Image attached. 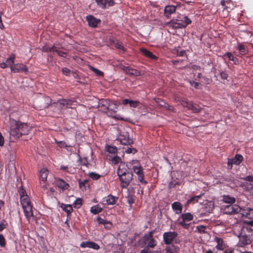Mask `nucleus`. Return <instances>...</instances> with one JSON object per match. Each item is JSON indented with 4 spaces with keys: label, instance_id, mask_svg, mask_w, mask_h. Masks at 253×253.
Returning <instances> with one entry per match:
<instances>
[{
    "label": "nucleus",
    "instance_id": "393cba45",
    "mask_svg": "<svg viewBox=\"0 0 253 253\" xmlns=\"http://www.w3.org/2000/svg\"><path fill=\"white\" fill-rule=\"evenodd\" d=\"M176 9V6L169 5L165 7L164 9V12L165 16L167 17H169V15L175 12Z\"/></svg>",
    "mask_w": 253,
    "mask_h": 253
},
{
    "label": "nucleus",
    "instance_id": "79ce46f5",
    "mask_svg": "<svg viewBox=\"0 0 253 253\" xmlns=\"http://www.w3.org/2000/svg\"><path fill=\"white\" fill-rule=\"evenodd\" d=\"M132 169L133 172L137 175L143 172V169L140 166H133Z\"/></svg>",
    "mask_w": 253,
    "mask_h": 253
},
{
    "label": "nucleus",
    "instance_id": "774afa93",
    "mask_svg": "<svg viewBox=\"0 0 253 253\" xmlns=\"http://www.w3.org/2000/svg\"><path fill=\"white\" fill-rule=\"evenodd\" d=\"M177 55L179 56H183L185 53V50L179 51L178 49L177 50Z\"/></svg>",
    "mask_w": 253,
    "mask_h": 253
},
{
    "label": "nucleus",
    "instance_id": "c756f323",
    "mask_svg": "<svg viewBox=\"0 0 253 253\" xmlns=\"http://www.w3.org/2000/svg\"><path fill=\"white\" fill-rule=\"evenodd\" d=\"M243 159V157L241 154H236L234 158L231 159L232 163L236 165H239L242 162Z\"/></svg>",
    "mask_w": 253,
    "mask_h": 253
},
{
    "label": "nucleus",
    "instance_id": "37998d69",
    "mask_svg": "<svg viewBox=\"0 0 253 253\" xmlns=\"http://www.w3.org/2000/svg\"><path fill=\"white\" fill-rule=\"evenodd\" d=\"M206 226H204V225L197 226L196 227V230H194V231L195 232H198L201 234H204L206 232Z\"/></svg>",
    "mask_w": 253,
    "mask_h": 253
},
{
    "label": "nucleus",
    "instance_id": "5fc2aeb1",
    "mask_svg": "<svg viewBox=\"0 0 253 253\" xmlns=\"http://www.w3.org/2000/svg\"><path fill=\"white\" fill-rule=\"evenodd\" d=\"M19 192L20 198L27 196L25 190L23 188L22 186L20 187Z\"/></svg>",
    "mask_w": 253,
    "mask_h": 253
},
{
    "label": "nucleus",
    "instance_id": "a878e982",
    "mask_svg": "<svg viewBox=\"0 0 253 253\" xmlns=\"http://www.w3.org/2000/svg\"><path fill=\"white\" fill-rule=\"evenodd\" d=\"M122 104L124 105L129 104V106L132 108H136L140 104L138 101L131 100L128 99H125L123 100Z\"/></svg>",
    "mask_w": 253,
    "mask_h": 253
},
{
    "label": "nucleus",
    "instance_id": "680f3d73",
    "mask_svg": "<svg viewBox=\"0 0 253 253\" xmlns=\"http://www.w3.org/2000/svg\"><path fill=\"white\" fill-rule=\"evenodd\" d=\"M106 221V220L101 218L100 217H98L97 218V222L99 224L103 225L105 223Z\"/></svg>",
    "mask_w": 253,
    "mask_h": 253
},
{
    "label": "nucleus",
    "instance_id": "09e8293b",
    "mask_svg": "<svg viewBox=\"0 0 253 253\" xmlns=\"http://www.w3.org/2000/svg\"><path fill=\"white\" fill-rule=\"evenodd\" d=\"M179 182L178 180L176 179H173L172 180L169 184V189L174 188L176 185H179Z\"/></svg>",
    "mask_w": 253,
    "mask_h": 253
},
{
    "label": "nucleus",
    "instance_id": "69168bd1",
    "mask_svg": "<svg viewBox=\"0 0 253 253\" xmlns=\"http://www.w3.org/2000/svg\"><path fill=\"white\" fill-rule=\"evenodd\" d=\"M234 163H232V161L231 159H228V163H227V167L228 169H232L233 165Z\"/></svg>",
    "mask_w": 253,
    "mask_h": 253
},
{
    "label": "nucleus",
    "instance_id": "aec40b11",
    "mask_svg": "<svg viewBox=\"0 0 253 253\" xmlns=\"http://www.w3.org/2000/svg\"><path fill=\"white\" fill-rule=\"evenodd\" d=\"M156 102L161 107L165 108L167 110L173 112H175L174 108L167 103L165 102L163 100L160 98H158L156 100Z\"/></svg>",
    "mask_w": 253,
    "mask_h": 253
},
{
    "label": "nucleus",
    "instance_id": "2eb2a0df",
    "mask_svg": "<svg viewBox=\"0 0 253 253\" xmlns=\"http://www.w3.org/2000/svg\"><path fill=\"white\" fill-rule=\"evenodd\" d=\"M166 25L172 29L184 28V25L180 24L177 19H172L166 23Z\"/></svg>",
    "mask_w": 253,
    "mask_h": 253
},
{
    "label": "nucleus",
    "instance_id": "39448f33",
    "mask_svg": "<svg viewBox=\"0 0 253 253\" xmlns=\"http://www.w3.org/2000/svg\"><path fill=\"white\" fill-rule=\"evenodd\" d=\"M119 104L116 101H111L110 105L108 111L107 112V114L112 118H115L118 120L124 121L126 122H128V118H124L122 117L120 115L115 114L118 110Z\"/></svg>",
    "mask_w": 253,
    "mask_h": 253
},
{
    "label": "nucleus",
    "instance_id": "dca6fc26",
    "mask_svg": "<svg viewBox=\"0 0 253 253\" xmlns=\"http://www.w3.org/2000/svg\"><path fill=\"white\" fill-rule=\"evenodd\" d=\"M86 21H87L88 25L91 27H96L97 25L100 22V20L95 18L92 15H88L86 17Z\"/></svg>",
    "mask_w": 253,
    "mask_h": 253
},
{
    "label": "nucleus",
    "instance_id": "f257e3e1",
    "mask_svg": "<svg viewBox=\"0 0 253 253\" xmlns=\"http://www.w3.org/2000/svg\"><path fill=\"white\" fill-rule=\"evenodd\" d=\"M30 128L27 123L12 120L10 122L9 134L13 139H16L23 135L28 134Z\"/></svg>",
    "mask_w": 253,
    "mask_h": 253
},
{
    "label": "nucleus",
    "instance_id": "cd10ccee",
    "mask_svg": "<svg viewBox=\"0 0 253 253\" xmlns=\"http://www.w3.org/2000/svg\"><path fill=\"white\" fill-rule=\"evenodd\" d=\"M215 241L217 243L216 248L218 250H223L225 247L223 239L221 238L216 237L215 238Z\"/></svg>",
    "mask_w": 253,
    "mask_h": 253
},
{
    "label": "nucleus",
    "instance_id": "6e6552de",
    "mask_svg": "<svg viewBox=\"0 0 253 253\" xmlns=\"http://www.w3.org/2000/svg\"><path fill=\"white\" fill-rule=\"evenodd\" d=\"M178 236V233L175 231H169L163 234V241L165 244L168 245L172 243Z\"/></svg>",
    "mask_w": 253,
    "mask_h": 253
},
{
    "label": "nucleus",
    "instance_id": "f704fd0d",
    "mask_svg": "<svg viewBox=\"0 0 253 253\" xmlns=\"http://www.w3.org/2000/svg\"><path fill=\"white\" fill-rule=\"evenodd\" d=\"M103 209L98 205H95L90 208V212L94 214H96L102 211Z\"/></svg>",
    "mask_w": 253,
    "mask_h": 253
},
{
    "label": "nucleus",
    "instance_id": "338daca9",
    "mask_svg": "<svg viewBox=\"0 0 253 253\" xmlns=\"http://www.w3.org/2000/svg\"><path fill=\"white\" fill-rule=\"evenodd\" d=\"M191 68L195 71H197V70L200 71V70H201L200 66L195 65V64L191 65Z\"/></svg>",
    "mask_w": 253,
    "mask_h": 253
},
{
    "label": "nucleus",
    "instance_id": "bf43d9fd",
    "mask_svg": "<svg viewBox=\"0 0 253 253\" xmlns=\"http://www.w3.org/2000/svg\"><path fill=\"white\" fill-rule=\"evenodd\" d=\"M125 152L127 154H130L131 153H134L136 152V150L135 149H131V148L127 147L126 149Z\"/></svg>",
    "mask_w": 253,
    "mask_h": 253
},
{
    "label": "nucleus",
    "instance_id": "052dcab7",
    "mask_svg": "<svg viewBox=\"0 0 253 253\" xmlns=\"http://www.w3.org/2000/svg\"><path fill=\"white\" fill-rule=\"evenodd\" d=\"M190 84L192 85H193L195 88L198 89L199 86L200 85V83L195 82L194 81H191Z\"/></svg>",
    "mask_w": 253,
    "mask_h": 253
},
{
    "label": "nucleus",
    "instance_id": "e433bc0d",
    "mask_svg": "<svg viewBox=\"0 0 253 253\" xmlns=\"http://www.w3.org/2000/svg\"><path fill=\"white\" fill-rule=\"evenodd\" d=\"M224 56H227L229 60L233 62L235 64H238L239 61L237 58L234 57L233 55L230 52H227L225 54Z\"/></svg>",
    "mask_w": 253,
    "mask_h": 253
},
{
    "label": "nucleus",
    "instance_id": "412c9836",
    "mask_svg": "<svg viewBox=\"0 0 253 253\" xmlns=\"http://www.w3.org/2000/svg\"><path fill=\"white\" fill-rule=\"evenodd\" d=\"M15 56L14 55L10 56L7 58L5 62L0 63V67L1 68H5L8 67L11 68V66H13L14 62Z\"/></svg>",
    "mask_w": 253,
    "mask_h": 253
},
{
    "label": "nucleus",
    "instance_id": "13d9d810",
    "mask_svg": "<svg viewBox=\"0 0 253 253\" xmlns=\"http://www.w3.org/2000/svg\"><path fill=\"white\" fill-rule=\"evenodd\" d=\"M62 73L65 75H67V76L70 75V74H71L70 71L69 69H68L67 68H63L62 69Z\"/></svg>",
    "mask_w": 253,
    "mask_h": 253
},
{
    "label": "nucleus",
    "instance_id": "4d7b16f0",
    "mask_svg": "<svg viewBox=\"0 0 253 253\" xmlns=\"http://www.w3.org/2000/svg\"><path fill=\"white\" fill-rule=\"evenodd\" d=\"M106 229H110L112 227V224L110 221L106 220L105 223L103 224Z\"/></svg>",
    "mask_w": 253,
    "mask_h": 253
},
{
    "label": "nucleus",
    "instance_id": "bb28decb",
    "mask_svg": "<svg viewBox=\"0 0 253 253\" xmlns=\"http://www.w3.org/2000/svg\"><path fill=\"white\" fill-rule=\"evenodd\" d=\"M56 185L62 190L67 189L69 187V184L61 179H57L55 180Z\"/></svg>",
    "mask_w": 253,
    "mask_h": 253
},
{
    "label": "nucleus",
    "instance_id": "f03ea898",
    "mask_svg": "<svg viewBox=\"0 0 253 253\" xmlns=\"http://www.w3.org/2000/svg\"><path fill=\"white\" fill-rule=\"evenodd\" d=\"M117 174L121 181L122 188H126L132 180L133 174L129 171L126 165L121 163L117 169Z\"/></svg>",
    "mask_w": 253,
    "mask_h": 253
},
{
    "label": "nucleus",
    "instance_id": "c85d7f7f",
    "mask_svg": "<svg viewBox=\"0 0 253 253\" xmlns=\"http://www.w3.org/2000/svg\"><path fill=\"white\" fill-rule=\"evenodd\" d=\"M141 52L146 57H149L153 60L157 59V57L153 54L151 52L147 50L146 48H140Z\"/></svg>",
    "mask_w": 253,
    "mask_h": 253
},
{
    "label": "nucleus",
    "instance_id": "473e14b6",
    "mask_svg": "<svg viewBox=\"0 0 253 253\" xmlns=\"http://www.w3.org/2000/svg\"><path fill=\"white\" fill-rule=\"evenodd\" d=\"M189 110H192L193 113H199L201 111L202 108L198 105H195L190 103L188 107Z\"/></svg>",
    "mask_w": 253,
    "mask_h": 253
},
{
    "label": "nucleus",
    "instance_id": "8fccbe9b",
    "mask_svg": "<svg viewBox=\"0 0 253 253\" xmlns=\"http://www.w3.org/2000/svg\"><path fill=\"white\" fill-rule=\"evenodd\" d=\"M127 202L130 205V207H131V205L134 203L135 202L134 196L132 194H129L127 197Z\"/></svg>",
    "mask_w": 253,
    "mask_h": 253
},
{
    "label": "nucleus",
    "instance_id": "c03bdc74",
    "mask_svg": "<svg viewBox=\"0 0 253 253\" xmlns=\"http://www.w3.org/2000/svg\"><path fill=\"white\" fill-rule=\"evenodd\" d=\"M137 175L138 180L142 184L146 185L148 183V182L144 179V172H142Z\"/></svg>",
    "mask_w": 253,
    "mask_h": 253
},
{
    "label": "nucleus",
    "instance_id": "c9c22d12",
    "mask_svg": "<svg viewBox=\"0 0 253 253\" xmlns=\"http://www.w3.org/2000/svg\"><path fill=\"white\" fill-rule=\"evenodd\" d=\"M60 207L62 209L63 211H66L67 214L70 213L73 211V208L71 205L61 204Z\"/></svg>",
    "mask_w": 253,
    "mask_h": 253
},
{
    "label": "nucleus",
    "instance_id": "7ed1b4c3",
    "mask_svg": "<svg viewBox=\"0 0 253 253\" xmlns=\"http://www.w3.org/2000/svg\"><path fill=\"white\" fill-rule=\"evenodd\" d=\"M117 151L118 149L116 146L108 145L106 146V159L114 165L118 164L121 160V158L117 155Z\"/></svg>",
    "mask_w": 253,
    "mask_h": 253
},
{
    "label": "nucleus",
    "instance_id": "603ef678",
    "mask_svg": "<svg viewBox=\"0 0 253 253\" xmlns=\"http://www.w3.org/2000/svg\"><path fill=\"white\" fill-rule=\"evenodd\" d=\"M80 165L84 166H86L87 167H88V166L90 165L88 163L86 158H81L80 157Z\"/></svg>",
    "mask_w": 253,
    "mask_h": 253
},
{
    "label": "nucleus",
    "instance_id": "4468645a",
    "mask_svg": "<svg viewBox=\"0 0 253 253\" xmlns=\"http://www.w3.org/2000/svg\"><path fill=\"white\" fill-rule=\"evenodd\" d=\"M27 71V68L23 64H14L13 66H11V71L14 73L26 72Z\"/></svg>",
    "mask_w": 253,
    "mask_h": 253
},
{
    "label": "nucleus",
    "instance_id": "f8f14e48",
    "mask_svg": "<svg viewBox=\"0 0 253 253\" xmlns=\"http://www.w3.org/2000/svg\"><path fill=\"white\" fill-rule=\"evenodd\" d=\"M120 68L127 74L135 76H138L140 75V72L139 70L132 68L129 66L121 65L120 66Z\"/></svg>",
    "mask_w": 253,
    "mask_h": 253
},
{
    "label": "nucleus",
    "instance_id": "9d476101",
    "mask_svg": "<svg viewBox=\"0 0 253 253\" xmlns=\"http://www.w3.org/2000/svg\"><path fill=\"white\" fill-rule=\"evenodd\" d=\"M117 139L125 145H128L133 143L132 140L129 138L128 133L126 132L120 133Z\"/></svg>",
    "mask_w": 253,
    "mask_h": 253
},
{
    "label": "nucleus",
    "instance_id": "5701e85b",
    "mask_svg": "<svg viewBox=\"0 0 253 253\" xmlns=\"http://www.w3.org/2000/svg\"><path fill=\"white\" fill-rule=\"evenodd\" d=\"M171 208L172 210L175 212V214L181 213L183 206L179 202H174L171 205Z\"/></svg>",
    "mask_w": 253,
    "mask_h": 253
},
{
    "label": "nucleus",
    "instance_id": "864d4df0",
    "mask_svg": "<svg viewBox=\"0 0 253 253\" xmlns=\"http://www.w3.org/2000/svg\"><path fill=\"white\" fill-rule=\"evenodd\" d=\"M90 69L94 73L96 74V75L98 76H101L103 75V73L102 72L94 67H91Z\"/></svg>",
    "mask_w": 253,
    "mask_h": 253
},
{
    "label": "nucleus",
    "instance_id": "7c9ffc66",
    "mask_svg": "<svg viewBox=\"0 0 253 253\" xmlns=\"http://www.w3.org/2000/svg\"><path fill=\"white\" fill-rule=\"evenodd\" d=\"M223 201L225 203L230 204L231 205L234 204L236 201L235 198L234 197H231L228 195L223 196Z\"/></svg>",
    "mask_w": 253,
    "mask_h": 253
},
{
    "label": "nucleus",
    "instance_id": "3c124183",
    "mask_svg": "<svg viewBox=\"0 0 253 253\" xmlns=\"http://www.w3.org/2000/svg\"><path fill=\"white\" fill-rule=\"evenodd\" d=\"M202 195H200L199 196H196L193 197H191L190 199H189L187 201L188 203H191L193 202L197 203L198 202L199 199L201 197Z\"/></svg>",
    "mask_w": 253,
    "mask_h": 253
},
{
    "label": "nucleus",
    "instance_id": "2f4dec72",
    "mask_svg": "<svg viewBox=\"0 0 253 253\" xmlns=\"http://www.w3.org/2000/svg\"><path fill=\"white\" fill-rule=\"evenodd\" d=\"M180 24L184 25V28L192 23V21L187 16H185L182 19H177Z\"/></svg>",
    "mask_w": 253,
    "mask_h": 253
},
{
    "label": "nucleus",
    "instance_id": "6e6d98bb",
    "mask_svg": "<svg viewBox=\"0 0 253 253\" xmlns=\"http://www.w3.org/2000/svg\"><path fill=\"white\" fill-rule=\"evenodd\" d=\"M5 245V241L3 236L0 234V246L1 247H4Z\"/></svg>",
    "mask_w": 253,
    "mask_h": 253
},
{
    "label": "nucleus",
    "instance_id": "f3484780",
    "mask_svg": "<svg viewBox=\"0 0 253 253\" xmlns=\"http://www.w3.org/2000/svg\"><path fill=\"white\" fill-rule=\"evenodd\" d=\"M24 212L26 217L29 220L30 218L34 216L32 206L31 204L22 206Z\"/></svg>",
    "mask_w": 253,
    "mask_h": 253
},
{
    "label": "nucleus",
    "instance_id": "0eeeda50",
    "mask_svg": "<svg viewBox=\"0 0 253 253\" xmlns=\"http://www.w3.org/2000/svg\"><path fill=\"white\" fill-rule=\"evenodd\" d=\"M245 230L249 231V232L250 231H252V229L250 227H244L243 231L239 236V242L241 246L249 245L252 242L250 235L245 234Z\"/></svg>",
    "mask_w": 253,
    "mask_h": 253
},
{
    "label": "nucleus",
    "instance_id": "de8ad7c7",
    "mask_svg": "<svg viewBox=\"0 0 253 253\" xmlns=\"http://www.w3.org/2000/svg\"><path fill=\"white\" fill-rule=\"evenodd\" d=\"M88 175L90 178L94 180H97L101 177L100 174L94 172H89Z\"/></svg>",
    "mask_w": 253,
    "mask_h": 253
},
{
    "label": "nucleus",
    "instance_id": "ea45409f",
    "mask_svg": "<svg viewBox=\"0 0 253 253\" xmlns=\"http://www.w3.org/2000/svg\"><path fill=\"white\" fill-rule=\"evenodd\" d=\"M175 99L179 101L181 105H182L184 107H188L190 103L184 98H179L176 96Z\"/></svg>",
    "mask_w": 253,
    "mask_h": 253
},
{
    "label": "nucleus",
    "instance_id": "a18cd8bd",
    "mask_svg": "<svg viewBox=\"0 0 253 253\" xmlns=\"http://www.w3.org/2000/svg\"><path fill=\"white\" fill-rule=\"evenodd\" d=\"M20 202L22 206L31 204L28 196L20 198Z\"/></svg>",
    "mask_w": 253,
    "mask_h": 253
},
{
    "label": "nucleus",
    "instance_id": "423d86ee",
    "mask_svg": "<svg viewBox=\"0 0 253 253\" xmlns=\"http://www.w3.org/2000/svg\"><path fill=\"white\" fill-rule=\"evenodd\" d=\"M154 230L149 232L147 234H145L143 236L144 242L145 247L149 249H154L157 245V242L153 238Z\"/></svg>",
    "mask_w": 253,
    "mask_h": 253
},
{
    "label": "nucleus",
    "instance_id": "0e129e2a",
    "mask_svg": "<svg viewBox=\"0 0 253 253\" xmlns=\"http://www.w3.org/2000/svg\"><path fill=\"white\" fill-rule=\"evenodd\" d=\"M152 251L151 250L148 249V248L145 247L144 249L142 250L140 253H152Z\"/></svg>",
    "mask_w": 253,
    "mask_h": 253
},
{
    "label": "nucleus",
    "instance_id": "58836bf2",
    "mask_svg": "<svg viewBox=\"0 0 253 253\" xmlns=\"http://www.w3.org/2000/svg\"><path fill=\"white\" fill-rule=\"evenodd\" d=\"M48 171L46 169H42L40 171V178L43 181L46 180Z\"/></svg>",
    "mask_w": 253,
    "mask_h": 253
},
{
    "label": "nucleus",
    "instance_id": "9b49d317",
    "mask_svg": "<svg viewBox=\"0 0 253 253\" xmlns=\"http://www.w3.org/2000/svg\"><path fill=\"white\" fill-rule=\"evenodd\" d=\"M110 105V100L105 99H100L98 101V107L100 110L107 114Z\"/></svg>",
    "mask_w": 253,
    "mask_h": 253
},
{
    "label": "nucleus",
    "instance_id": "4c0bfd02",
    "mask_svg": "<svg viewBox=\"0 0 253 253\" xmlns=\"http://www.w3.org/2000/svg\"><path fill=\"white\" fill-rule=\"evenodd\" d=\"M165 253H177L176 247L173 245L171 246L167 247Z\"/></svg>",
    "mask_w": 253,
    "mask_h": 253
},
{
    "label": "nucleus",
    "instance_id": "ddd939ff",
    "mask_svg": "<svg viewBox=\"0 0 253 253\" xmlns=\"http://www.w3.org/2000/svg\"><path fill=\"white\" fill-rule=\"evenodd\" d=\"M76 101L73 100L61 99L58 101L59 107L62 109L64 107L73 108L76 105Z\"/></svg>",
    "mask_w": 253,
    "mask_h": 253
},
{
    "label": "nucleus",
    "instance_id": "4be33fe9",
    "mask_svg": "<svg viewBox=\"0 0 253 253\" xmlns=\"http://www.w3.org/2000/svg\"><path fill=\"white\" fill-rule=\"evenodd\" d=\"M103 200V202H106L105 204H104V205H113L116 204L118 200V197L114 196L112 195H109L105 197Z\"/></svg>",
    "mask_w": 253,
    "mask_h": 253
},
{
    "label": "nucleus",
    "instance_id": "6ab92c4d",
    "mask_svg": "<svg viewBox=\"0 0 253 253\" xmlns=\"http://www.w3.org/2000/svg\"><path fill=\"white\" fill-rule=\"evenodd\" d=\"M98 5L102 8L113 6L114 4L113 0H96Z\"/></svg>",
    "mask_w": 253,
    "mask_h": 253
},
{
    "label": "nucleus",
    "instance_id": "a19ab883",
    "mask_svg": "<svg viewBox=\"0 0 253 253\" xmlns=\"http://www.w3.org/2000/svg\"><path fill=\"white\" fill-rule=\"evenodd\" d=\"M88 181V180L85 179L83 181L80 182V189H82V190H85L86 188H88L89 187Z\"/></svg>",
    "mask_w": 253,
    "mask_h": 253
},
{
    "label": "nucleus",
    "instance_id": "e2e57ef3",
    "mask_svg": "<svg viewBox=\"0 0 253 253\" xmlns=\"http://www.w3.org/2000/svg\"><path fill=\"white\" fill-rule=\"evenodd\" d=\"M228 74L226 72H222L220 73V77L222 79L226 80L228 78Z\"/></svg>",
    "mask_w": 253,
    "mask_h": 253
},
{
    "label": "nucleus",
    "instance_id": "b1692460",
    "mask_svg": "<svg viewBox=\"0 0 253 253\" xmlns=\"http://www.w3.org/2000/svg\"><path fill=\"white\" fill-rule=\"evenodd\" d=\"M239 213H240L242 216H245L249 218H251L252 217L251 216V213H253V209L249 208L246 209L241 208Z\"/></svg>",
    "mask_w": 253,
    "mask_h": 253
},
{
    "label": "nucleus",
    "instance_id": "20e7f679",
    "mask_svg": "<svg viewBox=\"0 0 253 253\" xmlns=\"http://www.w3.org/2000/svg\"><path fill=\"white\" fill-rule=\"evenodd\" d=\"M194 219V215L190 212L181 213L176 222L183 228L189 230L192 225L190 221Z\"/></svg>",
    "mask_w": 253,
    "mask_h": 253
},
{
    "label": "nucleus",
    "instance_id": "1a4fd4ad",
    "mask_svg": "<svg viewBox=\"0 0 253 253\" xmlns=\"http://www.w3.org/2000/svg\"><path fill=\"white\" fill-rule=\"evenodd\" d=\"M241 207L237 205H229L223 209V212L227 214H234L239 212Z\"/></svg>",
    "mask_w": 253,
    "mask_h": 253
},
{
    "label": "nucleus",
    "instance_id": "a211bd4d",
    "mask_svg": "<svg viewBox=\"0 0 253 253\" xmlns=\"http://www.w3.org/2000/svg\"><path fill=\"white\" fill-rule=\"evenodd\" d=\"M80 247L84 248H89L95 250H98L100 249V246L97 244L92 241L83 242L80 244Z\"/></svg>",
    "mask_w": 253,
    "mask_h": 253
},
{
    "label": "nucleus",
    "instance_id": "49530a36",
    "mask_svg": "<svg viewBox=\"0 0 253 253\" xmlns=\"http://www.w3.org/2000/svg\"><path fill=\"white\" fill-rule=\"evenodd\" d=\"M108 46H111L112 47H124L122 46L120 43L118 42L117 40H112L110 42V45H108Z\"/></svg>",
    "mask_w": 253,
    "mask_h": 253
},
{
    "label": "nucleus",
    "instance_id": "72a5a7b5",
    "mask_svg": "<svg viewBox=\"0 0 253 253\" xmlns=\"http://www.w3.org/2000/svg\"><path fill=\"white\" fill-rule=\"evenodd\" d=\"M45 50L44 51H47L48 49H49V51H55L57 54H58L59 56L62 57H66L67 55V53L64 51H62L57 48H45Z\"/></svg>",
    "mask_w": 253,
    "mask_h": 253
}]
</instances>
